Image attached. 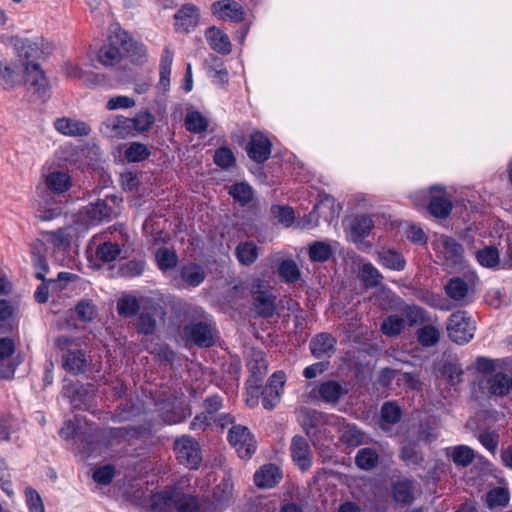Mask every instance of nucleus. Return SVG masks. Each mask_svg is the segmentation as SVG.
<instances>
[{
    "mask_svg": "<svg viewBox=\"0 0 512 512\" xmlns=\"http://www.w3.org/2000/svg\"><path fill=\"white\" fill-rule=\"evenodd\" d=\"M54 345L61 355L65 371L73 375L84 374L87 371L88 359L81 338L60 335L55 338Z\"/></svg>",
    "mask_w": 512,
    "mask_h": 512,
    "instance_id": "nucleus-1",
    "label": "nucleus"
},
{
    "mask_svg": "<svg viewBox=\"0 0 512 512\" xmlns=\"http://www.w3.org/2000/svg\"><path fill=\"white\" fill-rule=\"evenodd\" d=\"M89 430V434L82 435L81 438L88 457L101 455L109 446L119 444L129 434L127 427H108L104 429L91 427Z\"/></svg>",
    "mask_w": 512,
    "mask_h": 512,
    "instance_id": "nucleus-2",
    "label": "nucleus"
},
{
    "mask_svg": "<svg viewBox=\"0 0 512 512\" xmlns=\"http://www.w3.org/2000/svg\"><path fill=\"white\" fill-rule=\"evenodd\" d=\"M339 417L310 407H302L298 412V420L305 434L317 445L327 434V426L336 425Z\"/></svg>",
    "mask_w": 512,
    "mask_h": 512,
    "instance_id": "nucleus-3",
    "label": "nucleus"
},
{
    "mask_svg": "<svg viewBox=\"0 0 512 512\" xmlns=\"http://www.w3.org/2000/svg\"><path fill=\"white\" fill-rule=\"evenodd\" d=\"M26 94L30 103L43 104L51 97V86L38 63H28L25 66Z\"/></svg>",
    "mask_w": 512,
    "mask_h": 512,
    "instance_id": "nucleus-4",
    "label": "nucleus"
},
{
    "mask_svg": "<svg viewBox=\"0 0 512 512\" xmlns=\"http://www.w3.org/2000/svg\"><path fill=\"white\" fill-rule=\"evenodd\" d=\"M116 197L106 196L83 207L79 213V220L87 227L99 225L102 222H109L115 216V210L111 202L115 203Z\"/></svg>",
    "mask_w": 512,
    "mask_h": 512,
    "instance_id": "nucleus-5",
    "label": "nucleus"
},
{
    "mask_svg": "<svg viewBox=\"0 0 512 512\" xmlns=\"http://www.w3.org/2000/svg\"><path fill=\"white\" fill-rule=\"evenodd\" d=\"M173 450L177 461L189 468L198 469L202 462L201 448L196 439L190 435H182L174 440Z\"/></svg>",
    "mask_w": 512,
    "mask_h": 512,
    "instance_id": "nucleus-6",
    "label": "nucleus"
},
{
    "mask_svg": "<svg viewBox=\"0 0 512 512\" xmlns=\"http://www.w3.org/2000/svg\"><path fill=\"white\" fill-rule=\"evenodd\" d=\"M474 322L466 311L458 310L452 313L447 322V333L450 340L463 345L470 342L475 333Z\"/></svg>",
    "mask_w": 512,
    "mask_h": 512,
    "instance_id": "nucleus-7",
    "label": "nucleus"
},
{
    "mask_svg": "<svg viewBox=\"0 0 512 512\" xmlns=\"http://www.w3.org/2000/svg\"><path fill=\"white\" fill-rule=\"evenodd\" d=\"M437 254L442 265L451 269H459L464 263V248L456 239L441 236L437 241Z\"/></svg>",
    "mask_w": 512,
    "mask_h": 512,
    "instance_id": "nucleus-8",
    "label": "nucleus"
},
{
    "mask_svg": "<svg viewBox=\"0 0 512 512\" xmlns=\"http://www.w3.org/2000/svg\"><path fill=\"white\" fill-rule=\"evenodd\" d=\"M227 440L242 459H249L256 452V441L246 426L233 425L228 432Z\"/></svg>",
    "mask_w": 512,
    "mask_h": 512,
    "instance_id": "nucleus-9",
    "label": "nucleus"
},
{
    "mask_svg": "<svg viewBox=\"0 0 512 512\" xmlns=\"http://www.w3.org/2000/svg\"><path fill=\"white\" fill-rule=\"evenodd\" d=\"M184 335L187 341L198 347L208 348L215 343L216 327L211 322H191L184 326Z\"/></svg>",
    "mask_w": 512,
    "mask_h": 512,
    "instance_id": "nucleus-10",
    "label": "nucleus"
},
{
    "mask_svg": "<svg viewBox=\"0 0 512 512\" xmlns=\"http://www.w3.org/2000/svg\"><path fill=\"white\" fill-rule=\"evenodd\" d=\"M272 143L262 132L256 131L250 135L246 146L248 157L256 163L266 162L271 155Z\"/></svg>",
    "mask_w": 512,
    "mask_h": 512,
    "instance_id": "nucleus-11",
    "label": "nucleus"
},
{
    "mask_svg": "<svg viewBox=\"0 0 512 512\" xmlns=\"http://www.w3.org/2000/svg\"><path fill=\"white\" fill-rule=\"evenodd\" d=\"M155 405L163 421L169 425L181 423L191 415L189 406H177L174 399L156 401Z\"/></svg>",
    "mask_w": 512,
    "mask_h": 512,
    "instance_id": "nucleus-12",
    "label": "nucleus"
},
{
    "mask_svg": "<svg viewBox=\"0 0 512 512\" xmlns=\"http://www.w3.org/2000/svg\"><path fill=\"white\" fill-rule=\"evenodd\" d=\"M9 45L13 47L17 57L20 60L25 61L24 67L28 63H36L35 60L39 58L42 53V50L40 49V46L37 42L18 36L10 37Z\"/></svg>",
    "mask_w": 512,
    "mask_h": 512,
    "instance_id": "nucleus-13",
    "label": "nucleus"
},
{
    "mask_svg": "<svg viewBox=\"0 0 512 512\" xmlns=\"http://www.w3.org/2000/svg\"><path fill=\"white\" fill-rule=\"evenodd\" d=\"M128 122L122 115L109 116L101 122L99 131L107 138L123 139L131 134Z\"/></svg>",
    "mask_w": 512,
    "mask_h": 512,
    "instance_id": "nucleus-14",
    "label": "nucleus"
},
{
    "mask_svg": "<svg viewBox=\"0 0 512 512\" xmlns=\"http://www.w3.org/2000/svg\"><path fill=\"white\" fill-rule=\"evenodd\" d=\"M15 352L14 341L9 337L0 338V376L4 379L13 378L19 362L12 360Z\"/></svg>",
    "mask_w": 512,
    "mask_h": 512,
    "instance_id": "nucleus-15",
    "label": "nucleus"
},
{
    "mask_svg": "<svg viewBox=\"0 0 512 512\" xmlns=\"http://www.w3.org/2000/svg\"><path fill=\"white\" fill-rule=\"evenodd\" d=\"M234 485L230 478H223L217 484L211 497V512H223L230 505L233 495Z\"/></svg>",
    "mask_w": 512,
    "mask_h": 512,
    "instance_id": "nucleus-16",
    "label": "nucleus"
},
{
    "mask_svg": "<svg viewBox=\"0 0 512 512\" xmlns=\"http://www.w3.org/2000/svg\"><path fill=\"white\" fill-rule=\"evenodd\" d=\"M336 343L330 333L322 332L311 338L309 348L316 359L330 358L336 350Z\"/></svg>",
    "mask_w": 512,
    "mask_h": 512,
    "instance_id": "nucleus-17",
    "label": "nucleus"
},
{
    "mask_svg": "<svg viewBox=\"0 0 512 512\" xmlns=\"http://www.w3.org/2000/svg\"><path fill=\"white\" fill-rule=\"evenodd\" d=\"M431 198L428 210L436 218H446L452 210V202L445 196V189L440 186H433L430 189Z\"/></svg>",
    "mask_w": 512,
    "mask_h": 512,
    "instance_id": "nucleus-18",
    "label": "nucleus"
},
{
    "mask_svg": "<svg viewBox=\"0 0 512 512\" xmlns=\"http://www.w3.org/2000/svg\"><path fill=\"white\" fill-rule=\"evenodd\" d=\"M199 9L196 5L184 4L174 15L175 27L185 33L193 30L199 23Z\"/></svg>",
    "mask_w": 512,
    "mask_h": 512,
    "instance_id": "nucleus-19",
    "label": "nucleus"
},
{
    "mask_svg": "<svg viewBox=\"0 0 512 512\" xmlns=\"http://www.w3.org/2000/svg\"><path fill=\"white\" fill-rule=\"evenodd\" d=\"M290 452L294 463L301 469L306 470L312 464V454L307 440L300 435L292 438Z\"/></svg>",
    "mask_w": 512,
    "mask_h": 512,
    "instance_id": "nucleus-20",
    "label": "nucleus"
},
{
    "mask_svg": "<svg viewBox=\"0 0 512 512\" xmlns=\"http://www.w3.org/2000/svg\"><path fill=\"white\" fill-rule=\"evenodd\" d=\"M77 276L69 272H60L56 279L41 280L42 283L35 291L34 297L38 303H46L49 298V285H53L56 290H63L66 284Z\"/></svg>",
    "mask_w": 512,
    "mask_h": 512,
    "instance_id": "nucleus-21",
    "label": "nucleus"
},
{
    "mask_svg": "<svg viewBox=\"0 0 512 512\" xmlns=\"http://www.w3.org/2000/svg\"><path fill=\"white\" fill-rule=\"evenodd\" d=\"M212 12L220 19H229L233 22H241L244 19L243 7L233 0H220L212 4Z\"/></svg>",
    "mask_w": 512,
    "mask_h": 512,
    "instance_id": "nucleus-22",
    "label": "nucleus"
},
{
    "mask_svg": "<svg viewBox=\"0 0 512 512\" xmlns=\"http://www.w3.org/2000/svg\"><path fill=\"white\" fill-rule=\"evenodd\" d=\"M54 127L59 133L70 137L88 136L91 132L86 122L66 117L56 119Z\"/></svg>",
    "mask_w": 512,
    "mask_h": 512,
    "instance_id": "nucleus-23",
    "label": "nucleus"
},
{
    "mask_svg": "<svg viewBox=\"0 0 512 512\" xmlns=\"http://www.w3.org/2000/svg\"><path fill=\"white\" fill-rule=\"evenodd\" d=\"M30 252L33 267L36 271L35 276L39 280H44V275H46L49 271V266L46 259V244L42 240L36 239L30 244Z\"/></svg>",
    "mask_w": 512,
    "mask_h": 512,
    "instance_id": "nucleus-24",
    "label": "nucleus"
},
{
    "mask_svg": "<svg viewBox=\"0 0 512 512\" xmlns=\"http://www.w3.org/2000/svg\"><path fill=\"white\" fill-rule=\"evenodd\" d=\"M173 57L174 51L170 46H165L160 58L159 81L157 84V89L163 93H166L170 89V75Z\"/></svg>",
    "mask_w": 512,
    "mask_h": 512,
    "instance_id": "nucleus-25",
    "label": "nucleus"
},
{
    "mask_svg": "<svg viewBox=\"0 0 512 512\" xmlns=\"http://www.w3.org/2000/svg\"><path fill=\"white\" fill-rule=\"evenodd\" d=\"M22 71L16 66L0 61V86L7 91L22 85Z\"/></svg>",
    "mask_w": 512,
    "mask_h": 512,
    "instance_id": "nucleus-26",
    "label": "nucleus"
},
{
    "mask_svg": "<svg viewBox=\"0 0 512 512\" xmlns=\"http://www.w3.org/2000/svg\"><path fill=\"white\" fill-rule=\"evenodd\" d=\"M444 291L450 299L459 305L463 306L468 303L469 287L467 282L461 277L450 278L444 286Z\"/></svg>",
    "mask_w": 512,
    "mask_h": 512,
    "instance_id": "nucleus-27",
    "label": "nucleus"
},
{
    "mask_svg": "<svg viewBox=\"0 0 512 512\" xmlns=\"http://www.w3.org/2000/svg\"><path fill=\"white\" fill-rule=\"evenodd\" d=\"M282 479V472L278 466L268 464L262 466L254 475V482L260 488H271Z\"/></svg>",
    "mask_w": 512,
    "mask_h": 512,
    "instance_id": "nucleus-28",
    "label": "nucleus"
},
{
    "mask_svg": "<svg viewBox=\"0 0 512 512\" xmlns=\"http://www.w3.org/2000/svg\"><path fill=\"white\" fill-rule=\"evenodd\" d=\"M377 260L383 267L392 271H403L406 267V259L403 254L391 248L379 250Z\"/></svg>",
    "mask_w": 512,
    "mask_h": 512,
    "instance_id": "nucleus-29",
    "label": "nucleus"
},
{
    "mask_svg": "<svg viewBox=\"0 0 512 512\" xmlns=\"http://www.w3.org/2000/svg\"><path fill=\"white\" fill-rule=\"evenodd\" d=\"M179 278L189 287H198L204 282L206 273L203 267L190 262L180 267Z\"/></svg>",
    "mask_w": 512,
    "mask_h": 512,
    "instance_id": "nucleus-30",
    "label": "nucleus"
},
{
    "mask_svg": "<svg viewBox=\"0 0 512 512\" xmlns=\"http://www.w3.org/2000/svg\"><path fill=\"white\" fill-rule=\"evenodd\" d=\"M374 224L371 217L367 215L355 216L349 226V237L353 242L361 241L369 236Z\"/></svg>",
    "mask_w": 512,
    "mask_h": 512,
    "instance_id": "nucleus-31",
    "label": "nucleus"
},
{
    "mask_svg": "<svg viewBox=\"0 0 512 512\" xmlns=\"http://www.w3.org/2000/svg\"><path fill=\"white\" fill-rule=\"evenodd\" d=\"M205 37L210 47L222 54L227 55L231 52V43L229 37L220 29L210 27L205 32Z\"/></svg>",
    "mask_w": 512,
    "mask_h": 512,
    "instance_id": "nucleus-32",
    "label": "nucleus"
},
{
    "mask_svg": "<svg viewBox=\"0 0 512 512\" xmlns=\"http://www.w3.org/2000/svg\"><path fill=\"white\" fill-rule=\"evenodd\" d=\"M346 392V389L335 380L323 381L318 386L319 397L328 404L338 402Z\"/></svg>",
    "mask_w": 512,
    "mask_h": 512,
    "instance_id": "nucleus-33",
    "label": "nucleus"
},
{
    "mask_svg": "<svg viewBox=\"0 0 512 512\" xmlns=\"http://www.w3.org/2000/svg\"><path fill=\"white\" fill-rule=\"evenodd\" d=\"M176 490H164L152 495L150 508L152 512H175Z\"/></svg>",
    "mask_w": 512,
    "mask_h": 512,
    "instance_id": "nucleus-34",
    "label": "nucleus"
},
{
    "mask_svg": "<svg viewBox=\"0 0 512 512\" xmlns=\"http://www.w3.org/2000/svg\"><path fill=\"white\" fill-rule=\"evenodd\" d=\"M235 256L242 266H250L258 259V246L253 241L240 242L235 248Z\"/></svg>",
    "mask_w": 512,
    "mask_h": 512,
    "instance_id": "nucleus-35",
    "label": "nucleus"
},
{
    "mask_svg": "<svg viewBox=\"0 0 512 512\" xmlns=\"http://www.w3.org/2000/svg\"><path fill=\"white\" fill-rule=\"evenodd\" d=\"M253 299V307L256 313L263 318H270L276 312V297L273 295L272 291L264 294L257 295Z\"/></svg>",
    "mask_w": 512,
    "mask_h": 512,
    "instance_id": "nucleus-36",
    "label": "nucleus"
},
{
    "mask_svg": "<svg viewBox=\"0 0 512 512\" xmlns=\"http://www.w3.org/2000/svg\"><path fill=\"white\" fill-rule=\"evenodd\" d=\"M127 121L130 126V132H137L138 134L145 133L149 131L154 125L156 118L155 116L148 110H142L135 114L134 117L128 118Z\"/></svg>",
    "mask_w": 512,
    "mask_h": 512,
    "instance_id": "nucleus-37",
    "label": "nucleus"
},
{
    "mask_svg": "<svg viewBox=\"0 0 512 512\" xmlns=\"http://www.w3.org/2000/svg\"><path fill=\"white\" fill-rule=\"evenodd\" d=\"M46 186L54 194H62L71 186L70 176L61 171L51 172L46 177Z\"/></svg>",
    "mask_w": 512,
    "mask_h": 512,
    "instance_id": "nucleus-38",
    "label": "nucleus"
},
{
    "mask_svg": "<svg viewBox=\"0 0 512 512\" xmlns=\"http://www.w3.org/2000/svg\"><path fill=\"white\" fill-rule=\"evenodd\" d=\"M157 267L162 272L173 270L178 264L177 253L170 248L160 247L155 252Z\"/></svg>",
    "mask_w": 512,
    "mask_h": 512,
    "instance_id": "nucleus-39",
    "label": "nucleus"
},
{
    "mask_svg": "<svg viewBox=\"0 0 512 512\" xmlns=\"http://www.w3.org/2000/svg\"><path fill=\"white\" fill-rule=\"evenodd\" d=\"M378 463L379 455L374 448H361L355 456V464L361 470L370 471L376 468Z\"/></svg>",
    "mask_w": 512,
    "mask_h": 512,
    "instance_id": "nucleus-40",
    "label": "nucleus"
},
{
    "mask_svg": "<svg viewBox=\"0 0 512 512\" xmlns=\"http://www.w3.org/2000/svg\"><path fill=\"white\" fill-rule=\"evenodd\" d=\"M228 193L241 206L248 205L254 198L253 188L246 182L232 184Z\"/></svg>",
    "mask_w": 512,
    "mask_h": 512,
    "instance_id": "nucleus-41",
    "label": "nucleus"
},
{
    "mask_svg": "<svg viewBox=\"0 0 512 512\" xmlns=\"http://www.w3.org/2000/svg\"><path fill=\"white\" fill-rule=\"evenodd\" d=\"M146 265V260L143 257L133 258L122 262L119 265L118 273L125 278L139 277L144 273Z\"/></svg>",
    "mask_w": 512,
    "mask_h": 512,
    "instance_id": "nucleus-42",
    "label": "nucleus"
},
{
    "mask_svg": "<svg viewBox=\"0 0 512 512\" xmlns=\"http://www.w3.org/2000/svg\"><path fill=\"white\" fill-rule=\"evenodd\" d=\"M359 278L366 288H373L381 284L383 275L372 263L368 262L360 267Z\"/></svg>",
    "mask_w": 512,
    "mask_h": 512,
    "instance_id": "nucleus-43",
    "label": "nucleus"
},
{
    "mask_svg": "<svg viewBox=\"0 0 512 512\" xmlns=\"http://www.w3.org/2000/svg\"><path fill=\"white\" fill-rule=\"evenodd\" d=\"M487 389L490 395L506 396L509 393V376L498 372L487 380Z\"/></svg>",
    "mask_w": 512,
    "mask_h": 512,
    "instance_id": "nucleus-44",
    "label": "nucleus"
},
{
    "mask_svg": "<svg viewBox=\"0 0 512 512\" xmlns=\"http://www.w3.org/2000/svg\"><path fill=\"white\" fill-rule=\"evenodd\" d=\"M405 328V319L398 314L387 316L381 323V332L388 337L399 336Z\"/></svg>",
    "mask_w": 512,
    "mask_h": 512,
    "instance_id": "nucleus-45",
    "label": "nucleus"
},
{
    "mask_svg": "<svg viewBox=\"0 0 512 512\" xmlns=\"http://www.w3.org/2000/svg\"><path fill=\"white\" fill-rule=\"evenodd\" d=\"M185 128L195 134L205 132L209 126V122L205 116L199 111L187 112L184 120Z\"/></svg>",
    "mask_w": 512,
    "mask_h": 512,
    "instance_id": "nucleus-46",
    "label": "nucleus"
},
{
    "mask_svg": "<svg viewBox=\"0 0 512 512\" xmlns=\"http://www.w3.org/2000/svg\"><path fill=\"white\" fill-rule=\"evenodd\" d=\"M140 310V303L134 295H126L118 299L117 312L120 316L131 318L136 316Z\"/></svg>",
    "mask_w": 512,
    "mask_h": 512,
    "instance_id": "nucleus-47",
    "label": "nucleus"
},
{
    "mask_svg": "<svg viewBox=\"0 0 512 512\" xmlns=\"http://www.w3.org/2000/svg\"><path fill=\"white\" fill-rule=\"evenodd\" d=\"M308 254L312 262L323 263L330 259L333 250L330 244L324 241H315L309 246Z\"/></svg>",
    "mask_w": 512,
    "mask_h": 512,
    "instance_id": "nucleus-48",
    "label": "nucleus"
},
{
    "mask_svg": "<svg viewBox=\"0 0 512 512\" xmlns=\"http://www.w3.org/2000/svg\"><path fill=\"white\" fill-rule=\"evenodd\" d=\"M200 503L196 496L176 491L175 512H199Z\"/></svg>",
    "mask_w": 512,
    "mask_h": 512,
    "instance_id": "nucleus-49",
    "label": "nucleus"
},
{
    "mask_svg": "<svg viewBox=\"0 0 512 512\" xmlns=\"http://www.w3.org/2000/svg\"><path fill=\"white\" fill-rule=\"evenodd\" d=\"M97 58L104 66H114L121 60L120 48L109 42L100 48Z\"/></svg>",
    "mask_w": 512,
    "mask_h": 512,
    "instance_id": "nucleus-50",
    "label": "nucleus"
},
{
    "mask_svg": "<svg viewBox=\"0 0 512 512\" xmlns=\"http://www.w3.org/2000/svg\"><path fill=\"white\" fill-rule=\"evenodd\" d=\"M125 158L130 163H138L146 160L151 151L146 144L141 142H132L124 152Z\"/></svg>",
    "mask_w": 512,
    "mask_h": 512,
    "instance_id": "nucleus-51",
    "label": "nucleus"
},
{
    "mask_svg": "<svg viewBox=\"0 0 512 512\" xmlns=\"http://www.w3.org/2000/svg\"><path fill=\"white\" fill-rule=\"evenodd\" d=\"M278 274L286 283L297 282L301 275L296 262L292 259H285L280 263Z\"/></svg>",
    "mask_w": 512,
    "mask_h": 512,
    "instance_id": "nucleus-52",
    "label": "nucleus"
},
{
    "mask_svg": "<svg viewBox=\"0 0 512 512\" xmlns=\"http://www.w3.org/2000/svg\"><path fill=\"white\" fill-rule=\"evenodd\" d=\"M340 439L348 446L357 447L364 443V433L355 424H347L342 430Z\"/></svg>",
    "mask_w": 512,
    "mask_h": 512,
    "instance_id": "nucleus-53",
    "label": "nucleus"
},
{
    "mask_svg": "<svg viewBox=\"0 0 512 512\" xmlns=\"http://www.w3.org/2000/svg\"><path fill=\"white\" fill-rule=\"evenodd\" d=\"M400 459L409 467L420 466L423 457L415 443H407L401 447Z\"/></svg>",
    "mask_w": 512,
    "mask_h": 512,
    "instance_id": "nucleus-54",
    "label": "nucleus"
},
{
    "mask_svg": "<svg viewBox=\"0 0 512 512\" xmlns=\"http://www.w3.org/2000/svg\"><path fill=\"white\" fill-rule=\"evenodd\" d=\"M393 498L399 503H409L413 500V486L409 480L394 483L392 487Z\"/></svg>",
    "mask_w": 512,
    "mask_h": 512,
    "instance_id": "nucleus-55",
    "label": "nucleus"
},
{
    "mask_svg": "<svg viewBox=\"0 0 512 512\" xmlns=\"http://www.w3.org/2000/svg\"><path fill=\"white\" fill-rule=\"evenodd\" d=\"M157 321L155 317L147 311L138 314L135 328L139 334L152 335L156 331Z\"/></svg>",
    "mask_w": 512,
    "mask_h": 512,
    "instance_id": "nucleus-56",
    "label": "nucleus"
},
{
    "mask_svg": "<svg viewBox=\"0 0 512 512\" xmlns=\"http://www.w3.org/2000/svg\"><path fill=\"white\" fill-rule=\"evenodd\" d=\"M417 341L423 347H431L438 343L440 338L439 330L433 325H425L417 330Z\"/></svg>",
    "mask_w": 512,
    "mask_h": 512,
    "instance_id": "nucleus-57",
    "label": "nucleus"
},
{
    "mask_svg": "<svg viewBox=\"0 0 512 512\" xmlns=\"http://www.w3.org/2000/svg\"><path fill=\"white\" fill-rule=\"evenodd\" d=\"M476 259L483 267L493 268L499 264V252L494 246H487L476 252Z\"/></svg>",
    "mask_w": 512,
    "mask_h": 512,
    "instance_id": "nucleus-58",
    "label": "nucleus"
},
{
    "mask_svg": "<svg viewBox=\"0 0 512 512\" xmlns=\"http://www.w3.org/2000/svg\"><path fill=\"white\" fill-rule=\"evenodd\" d=\"M474 451L469 446L457 445L453 448L451 458L457 466L467 467L474 460Z\"/></svg>",
    "mask_w": 512,
    "mask_h": 512,
    "instance_id": "nucleus-59",
    "label": "nucleus"
},
{
    "mask_svg": "<svg viewBox=\"0 0 512 512\" xmlns=\"http://www.w3.org/2000/svg\"><path fill=\"white\" fill-rule=\"evenodd\" d=\"M120 253V246L109 241L100 244L96 249V257L106 263L116 260Z\"/></svg>",
    "mask_w": 512,
    "mask_h": 512,
    "instance_id": "nucleus-60",
    "label": "nucleus"
},
{
    "mask_svg": "<svg viewBox=\"0 0 512 512\" xmlns=\"http://www.w3.org/2000/svg\"><path fill=\"white\" fill-rule=\"evenodd\" d=\"M509 492L502 487H496L490 490L486 496V503L489 508L504 507L509 502Z\"/></svg>",
    "mask_w": 512,
    "mask_h": 512,
    "instance_id": "nucleus-61",
    "label": "nucleus"
},
{
    "mask_svg": "<svg viewBox=\"0 0 512 512\" xmlns=\"http://www.w3.org/2000/svg\"><path fill=\"white\" fill-rule=\"evenodd\" d=\"M405 325L413 327L426 321V310L416 305L406 306L403 310Z\"/></svg>",
    "mask_w": 512,
    "mask_h": 512,
    "instance_id": "nucleus-62",
    "label": "nucleus"
},
{
    "mask_svg": "<svg viewBox=\"0 0 512 512\" xmlns=\"http://www.w3.org/2000/svg\"><path fill=\"white\" fill-rule=\"evenodd\" d=\"M77 319L81 322H91L97 316L96 306L89 300H81L75 307Z\"/></svg>",
    "mask_w": 512,
    "mask_h": 512,
    "instance_id": "nucleus-63",
    "label": "nucleus"
},
{
    "mask_svg": "<svg viewBox=\"0 0 512 512\" xmlns=\"http://www.w3.org/2000/svg\"><path fill=\"white\" fill-rule=\"evenodd\" d=\"M202 407L205 415L216 417L224 407V398L218 394L209 395L203 400Z\"/></svg>",
    "mask_w": 512,
    "mask_h": 512,
    "instance_id": "nucleus-64",
    "label": "nucleus"
}]
</instances>
